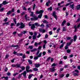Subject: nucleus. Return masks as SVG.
Returning <instances> with one entry per match:
<instances>
[{"instance_id": "25", "label": "nucleus", "mask_w": 80, "mask_h": 80, "mask_svg": "<svg viewBox=\"0 0 80 80\" xmlns=\"http://www.w3.org/2000/svg\"><path fill=\"white\" fill-rule=\"evenodd\" d=\"M76 9L77 10H79L80 9V4L77 6L76 7Z\"/></svg>"}, {"instance_id": "49", "label": "nucleus", "mask_w": 80, "mask_h": 80, "mask_svg": "<svg viewBox=\"0 0 80 80\" xmlns=\"http://www.w3.org/2000/svg\"><path fill=\"white\" fill-rule=\"evenodd\" d=\"M60 28H58L57 30V33H59V31H60Z\"/></svg>"}, {"instance_id": "15", "label": "nucleus", "mask_w": 80, "mask_h": 80, "mask_svg": "<svg viewBox=\"0 0 80 80\" xmlns=\"http://www.w3.org/2000/svg\"><path fill=\"white\" fill-rule=\"evenodd\" d=\"M74 28L75 29L74 32H76L77 31V26L76 25L74 26Z\"/></svg>"}, {"instance_id": "34", "label": "nucleus", "mask_w": 80, "mask_h": 80, "mask_svg": "<svg viewBox=\"0 0 80 80\" xmlns=\"http://www.w3.org/2000/svg\"><path fill=\"white\" fill-rule=\"evenodd\" d=\"M65 31H67V29L65 28V27H63L62 29V32H65Z\"/></svg>"}, {"instance_id": "32", "label": "nucleus", "mask_w": 80, "mask_h": 80, "mask_svg": "<svg viewBox=\"0 0 80 80\" xmlns=\"http://www.w3.org/2000/svg\"><path fill=\"white\" fill-rule=\"evenodd\" d=\"M71 43V42H69L67 43V44H66L67 46H68L69 45H71V44H72V43Z\"/></svg>"}, {"instance_id": "28", "label": "nucleus", "mask_w": 80, "mask_h": 80, "mask_svg": "<svg viewBox=\"0 0 80 80\" xmlns=\"http://www.w3.org/2000/svg\"><path fill=\"white\" fill-rule=\"evenodd\" d=\"M65 23H66V21H65V20H64L62 23V26H64V24H65Z\"/></svg>"}, {"instance_id": "14", "label": "nucleus", "mask_w": 80, "mask_h": 80, "mask_svg": "<svg viewBox=\"0 0 80 80\" xmlns=\"http://www.w3.org/2000/svg\"><path fill=\"white\" fill-rule=\"evenodd\" d=\"M30 68V66H28L26 67V72H27L28 70H29Z\"/></svg>"}, {"instance_id": "51", "label": "nucleus", "mask_w": 80, "mask_h": 80, "mask_svg": "<svg viewBox=\"0 0 80 80\" xmlns=\"http://www.w3.org/2000/svg\"><path fill=\"white\" fill-rule=\"evenodd\" d=\"M21 14L22 16H23V15H25V12H23Z\"/></svg>"}, {"instance_id": "21", "label": "nucleus", "mask_w": 80, "mask_h": 80, "mask_svg": "<svg viewBox=\"0 0 80 80\" xmlns=\"http://www.w3.org/2000/svg\"><path fill=\"white\" fill-rule=\"evenodd\" d=\"M35 67H36V68H38L40 66V64H36L35 65Z\"/></svg>"}, {"instance_id": "17", "label": "nucleus", "mask_w": 80, "mask_h": 80, "mask_svg": "<svg viewBox=\"0 0 80 80\" xmlns=\"http://www.w3.org/2000/svg\"><path fill=\"white\" fill-rule=\"evenodd\" d=\"M37 51V48H34L32 50H31V52H35V51Z\"/></svg>"}, {"instance_id": "36", "label": "nucleus", "mask_w": 80, "mask_h": 80, "mask_svg": "<svg viewBox=\"0 0 80 80\" xmlns=\"http://www.w3.org/2000/svg\"><path fill=\"white\" fill-rule=\"evenodd\" d=\"M67 53H70V52H71V51L70 50V49H68L67 50Z\"/></svg>"}, {"instance_id": "48", "label": "nucleus", "mask_w": 80, "mask_h": 80, "mask_svg": "<svg viewBox=\"0 0 80 80\" xmlns=\"http://www.w3.org/2000/svg\"><path fill=\"white\" fill-rule=\"evenodd\" d=\"M39 35L37 36V38H40L41 37V34H40V33H39Z\"/></svg>"}, {"instance_id": "29", "label": "nucleus", "mask_w": 80, "mask_h": 80, "mask_svg": "<svg viewBox=\"0 0 80 80\" xmlns=\"http://www.w3.org/2000/svg\"><path fill=\"white\" fill-rule=\"evenodd\" d=\"M42 14H40L38 16V17L39 18H42Z\"/></svg>"}, {"instance_id": "50", "label": "nucleus", "mask_w": 80, "mask_h": 80, "mask_svg": "<svg viewBox=\"0 0 80 80\" xmlns=\"http://www.w3.org/2000/svg\"><path fill=\"white\" fill-rule=\"evenodd\" d=\"M48 37V35L47 34H46V35H45V38H47Z\"/></svg>"}, {"instance_id": "52", "label": "nucleus", "mask_w": 80, "mask_h": 80, "mask_svg": "<svg viewBox=\"0 0 80 80\" xmlns=\"http://www.w3.org/2000/svg\"><path fill=\"white\" fill-rule=\"evenodd\" d=\"M18 74H19V73H15L14 74H13V76H16V75H18Z\"/></svg>"}, {"instance_id": "47", "label": "nucleus", "mask_w": 80, "mask_h": 80, "mask_svg": "<svg viewBox=\"0 0 80 80\" xmlns=\"http://www.w3.org/2000/svg\"><path fill=\"white\" fill-rule=\"evenodd\" d=\"M27 72H32V69H30L28 70L27 71Z\"/></svg>"}, {"instance_id": "57", "label": "nucleus", "mask_w": 80, "mask_h": 80, "mask_svg": "<svg viewBox=\"0 0 80 80\" xmlns=\"http://www.w3.org/2000/svg\"><path fill=\"white\" fill-rule=\"evenodd\" d=\"M25 20H28V19H27V15L26 14L25 15Z\"/></svg>"}, {"instance_id": "33", "label": "nucleus", "mask_w": 80, "mask_h": 80, "mask_svg": "<svg viewBox=\"0 0 80 80\" xmlns=\"http://www.w3.org/2000/svg\"><path fill=\"white\" fill-rule=\"evenodd\" d=\"M57 64L55 63H54L53 64H52V65H51V67H55V66H57Z\"/></svg>"}, {"instance_id": "8", "label": "nucleus", "mask_w": 80, "mask_h": 80, "mask_svg": "<svg viewBox=\"0 0 80 80\" xmlns=\"http://www.w3.org/2000/svg\"><path fill=\"white\" fill-rule=\"evenodd\" d=\"M29 13H31V14L30 15V16H31V17H33L34 15H35V14H33V12H31V11H29Z\"/></svg>"}, {"instance_id": "10", "label": "nucleus", "mask_w": 80, "mask_h": 80, "mask_svg": "<svg viewBox=\"0 0 80 80\" xmlns=\"http://www.w3.org/2000/svg\"><path fill=\"white\" fill-rule=\"evenodd\" d=\"M34 25L36 26V27H40V23L38 22H35L34 24Z\"/></svg>"}, {"instance_id": "9", "label": "nucleus", "mask_w": 80, "mask_h": 80, "mask_svg": "<svg viewBox=\"0 0 80 80\" xmlns=\"http://www.w3.org/2000/svg\"><path fill=\"white\" fill-rule=\"evenodd\" d=\"M50 70L52 72H55V67H53L52 68L50 69Z\"/></svg>"}, {"instance_id": "55", "label": "nucleus", "mask_w": 80, "mask_h": 80, "mask_svg": "<svg viewBox=\"0 0 80 80\" xmlns=\"http://www.w3.org/2000/svg\"><path fill=\"white\" fill-rule=\"evenodd\" d=\"M27 32V31H22V33H23V34H25V33H26Z\"/></svg>"}, {"instance_id": "41", "label": "nucleus", "mask_w": 80, "mask_h": 80, "mask_svg": "<svg viewBox=\"0 0 80 80\" xmlns=\"http://www.w3.org/2000/svg\"><path fill=\"white\" fill-rule=\"evenodd\" d=\"M22 74L21 73V74H19V75L18 77V78H21V77H22Z\"/></svg>"}, {"instance_id": "3", "label": "nucleus", "mask_w": 80, "mask_h": 80, "mask_svg": "<svg viewBox=\"0 0 80 80\" xmlns=\"http://www.w3.org/2000/svg\"><path fill=\"white\" fill-rule=\"evenodd\" d=\"M44 12V11L43 10H41L39 11H36V14H42Z\"/></svg>"}, {"instance_id": "45", "label": "nucleus", "mask_w": 80, "mask_h": 80, "mask_svg": "<svg viewBox=\"0 0 80 80\" xmlns=\"http://www.w3.org/2000/svg\"><path fill=\"white\" fill-rule=\"evenodd\" d=\"M51 58V57H48L47 59L46 60V61H47V62H48V61H49V60H50V58Z\"/></svg>"}, {"instance_id": "2", "label": "nucleus", "mask_w": 80, "mask_h": 80, "mask_svg": "<svg viewBox=\"0 0 80 80\" xmlns=\"http://www.w3.org/2000/svg\"><path fill=\"white\" fill-rule=\"evenodd\" d=\"M52 16L54 17L56 20H57V16L56 15V12L55 11H54L52 13Z\"/></svg>"}, {"instance_id": "40", "label": "nucleus", "mask_w": 80, "mask_h": 80, "mask_svg": "<svg viewBox=\"0 0 80 80\" xmlns=\"http://www.w3.org/2000/svg\"><path fill=\"white\" fill-rule=\"evenodd\" d=\"M32 39L33 40H35V39H37V38H36V36L33 35L32 37Z\"/></svg>"}, {"instance_id": "12", "label": "nucleus", "mask_w": 80, "mask_h": 80, "mask_svg": "<svg viewBox=\"0 0 80 80\" xmlns=\"http://www.w3.org/2000/svg\"><path fill=\"white\" fill-rule=\"evenodd\" d=\"M20 64H16V68H20L21 67V66H20Z\"/></svg>"}, {"instance_id": "60", "label": "nucleus", "mask_w": 80, "mask_h": 80, "mask_svg": "<svg viewBox=\"0 0 80 80\" xmlns=\"http://www.w3.org/2000/svg\"><path fill=\"white\" fill-rule=\"evenodd\" d=\"M8 20V18H6L4 19V22H6Z\"/></svg>"}, {"instance_id": "59", "label": "nucleus", "mask_w": 80, "mask_h": 80, "mask_svg": "<svg viewBox=\"0 0 80 80\" xmlns=\"http://www.w3.org/2000/svg\"><path fill=\"white\" fill-rule=\"evenodd\" d=\"M29 34L31 35H33V33L32 32H29Z\"/></svg>"}, {"instance_id": "61", "label": "nucleus", "mask_w": 80, "mask_h": 80, "mask_svg": "<svg viewBox=\"0 0 80 80\" xmlns=\"http://www.w3.org/2000/svg\"><path fill=\"white\" fill-rule=\"evenodd\" d=\"M23 9L24 10H25V11L27 10V8H25V7H23Z\"/></svg>"}, {"instance_id": "27", "label": "nucleus", "mask_w": 80, "mask_h": 80, "mask_svg": "<svg viewBox=\"0 0 80 80\" xmlns=\"http://www.w3.org/2000/svg\"><path fill=\"white\" fill-rule=\"evenodd\" d=\"M33 46H29L28 48H29V49H30L31 50H32V49H33Z\"/></svg>"}, {"instance_id": "31", "label": "nucleus", "mask_w": 80, "mask_h": 80, "mask_svg": "<svg viewBox=\"0 0 80 80\" xmlns=\"http://www.w3.org/2000/svg\"><path fill=\"white\" fill-rule=\"evenodd\" d=\"M64 44L63 43L60 46L59 48H62L63 47Z\"/></svg>"}, {"instance_id": "62", "label": "nucleus", "mask_w": 80, "mask_h": 80, "mask_svg": "<svg viewBox=\"0 0 80 80\" xmlns=\"http://www.w3.org/2000/svg\"><path fill=\"white\" fill-rule=\"evenodd\" d=\"M38 58V57H35L34 58V60H37Z\"/></svg>"}, {"instance_id": "53", "label": "nucleus", "mask_w": 80, "mask_h": 80, "mask_svg": "<svg viewBox=\"0 0 80 80\" xmlns=\"http://www.w3.org/2000/svg\"><path fill=\"white\" fill-rule=\"evenodd\" d=\"M35 7H36V5H35V4H34L33 6V10H34V9L35 8Z\"/></svg>"}, {"instance_id": "39", "label": "nucleus", "mask_w": 80, "mask_h": 80, "mask_svg": "<svg viewBox=\"0 0 80 80\" xmlns=\"http://www.w3.org/2000/svg\"><path fill=\"white\" fill-rule=\"evenodd\" d=\"M39 27H41L42 28H44V27H45V25H44V24H42L41 25H40Z\"/></svg>"}, {"instance_id": "54", "label": "nucleus", "mask_w": 80, "mask_h": 80, "mask_svg": "<svg viewBox=\"0 0 80 80\" xmlns=\"http://www.w3.org/2000/svg\"><path fill=\"white\" fill-rule=\"evenodd\" d=\"M11 12L12 13V12H15V9H14V8H12Z\"/></svg>"}, {"instance_id": "64", "label": "nucleus", "mask_w": 80, "mask_h": 80, "mask_svg": "<svg viewBox=\"0 0 80 80\" xmlns=\"http://www.w3.org/2000/svg\"><path fill=\"white\" fill-rule=\"evenodd\" d=\"M12 67H16V65H15V64H12Z\"/></svg>"}, {"instance_id": "26", "label": "nucleus", "mask_w": 80, "mask_h": 80, "mask_svg": "<svg viewBox=\"0 0 80 80\" xmlns=\"http://www.w3.org/2000/svg\"><path fill=\"white\" fill-rule=\"evenodd\" d=\"M33 76V74H29V76H28V79L30 80L31 79V78Z\"/></svg>"}, {"instance_id": "7", "label": "nucleus", "mask_w": 80, "mask_h": 80, "mask_svg": "<svg viewBox=\"0 0 80 80\" xmlns=\"http://www.w3.org/2000/svg\"><path fill=\"white\" fill-rule=\"evenodd\" d=\"M32 17H33V18L34 19V21L37 20L38 19V17H37V16L35 15H34L33 16H32Z\"/></svg>"}, {"instance_id": "43", "label": "nucleus", "mask_w": 80, "mask_h": 80, "mask_svg": "<svg viewBox=\"0 0 80 80\" xmlns=\"http://www.w3.org/2000/svg\"><path fill=\"white\" fill-rule=\"evenodd\" d=\"M43 22L44 23H48V21L47 20H44L43 21Z\"/></svg>"}, {"instance_id": "18", "label": "nucleus", "mask_w": 80, "mask_h": 80, "mask_svg": "<svg viewBox=\"0 0 80 80\" xmlns=\"http://www.w3.org/2000/svg\"><path fill=\"white\" fill-rule=\"evenodd\" d=\"M8 2H7L6 1H3L2 4H3V5H6V4H8Z\"/></svg>"}, {"instance_id": "11", "label": "nucleus", "mask_w": 80, "mask_h": 80, "mask_svg": "<svg viewBox=\"0 0 80 80\" xmlns=\"http://www.w3.org/2000/svg\"><path fill=\"white\" fill-rule=\"evenodd\" d=\"M74 4H72V5H70L69 7H70L71 8H72V9L73 10L74 9Z\"/></svg>"}, {"instance_id": "56", "label": "nucleus", "mask_w": 80, "mask_h": 80, "mask_svg": "<svg viewBox=\"0 0 80 80\" xmlns=\"http://www.w3.org/2000/svg\"><path fill=\"white\" fill-rule=\"evenodd\" d=\"M39 53H40V50H38L37 52L36 55H38V54H39Z\"/></svg>"}, {"instance_id": "24", "label": "nucleus", "mask_w": 80, "mask_h": 80, "mask_svg": "<svg viewBox=\"0 0 80 80\" xmlns=\"http://www.w3.org/2000/svg\"><path fill=\"white\" fill-rule=\"evenodd\" d=\"M17 19L16 18H13V21L15 23V25H16V24H17Z\"/></svg>"}, {"instance_id": "42", "label": "nucleus", "mask_w": 80, "mask_h": 80, "mask_svg": "<svg viewBox=\"0 0 80 80\" xmlns=\"http://www.w3.org/2000/svg\"><path fill=\"white\" fill-rule=\"evenodd\" d=\"M33 70L34 71H35V72H37V71H38V69L35 68H33Z\"/></svg>"}, {"instance_id": "37", "label": "nucleus", "mask_w": 80, "mask_h": 80, "mask_svg": "<svg viewBox=\"0 0 80 80\" xmlns=\"http://www.w3.org/2000/svg\"><path fill=\"white\" fill-rule=\"evenodd\" d=\"M11 47H18V45H12V46H11Z\"/></svg>"}, {"instance_id": "19", "label": "nucleus", "mask_w": 80, "mask_h": 80, "mask_svg": "<svg viewBox=\"0 0 80 80\" xmlns=\"http://www.w3.org/2000/svg\"><path fill=\"white\" fill-rule=\"evenodd\" d=\"M48 11H52V7H50V8H48Z\"/></svg>"}, {"instance_id": "44", "label": "nucleus", "mask_w": 80, "mask_h": 80, "mask_svg": "<svg viewBox=\"0 0 80 80\" xmlns=\"http://www.w3.org/2000/svg\"><path fill=\"white\" fill-rule=\"evenodd\" d=\"M64 76H65V75L63 74H61L60 76V77L61 78H62V77H64Z\"/></svg>"}, {"instance_id": "23", "label": "nucleus", "mask_w": 80, "mask_h": 80, "mask_svg": "<svg viewBox=\"0 0 80 80\" xmlns=\"http://www.w3.org/2000/svg\"><path fill=\"white\" fill-rule=\"evenodd\" d=\"M20 68H21L22 70H24L25 69V67L24 66H22L20 67Z\"/></svg>"}, {"instance_id": "5", "label": "nucleus", "mask_w": 80, "mask_h": 80, "mask_svg": "<svg viewBox=\"0 0 80 80\" xmlns=\"http://www.w3.org/2000/svg\"><path fill=\"white\" fill-rule=\"evenodd\" d=\"M2 4H0V8H2ZM5 8H1L0 9V12H3V11H4V10H5Z\"/></svg>"}, {"instance_id": "46", "label": "nucleus", "mask_w": 80, "mask_h": 80, "mask_svg": "<svg viewBox=\"0 0 80 80\" xmlns=\"http://www.w3.org/2000/svg\"><path fill=\"white\" fill-rule=\"evenodd\" d=\"M7 74L8 76H10L11 75V73L9 72L7 73Z\"/></svg>"}, {"instance_id": "22", "label": "nucleus", "mask_w": 80, "mask_h": 80, "mask_svg": "<svg viewBox=\"0 0 80 80\" xmlns=\"http://www.w3.org/2000/svg\"><path fill=\"white\" fill-rule=\"evenodd\" d=\"M11 13H12V12L10 10L7 13V15H10Z\"/></svg>"}, {"instance_id": "30", "label": "nucleus", "mask_w": 80, "mask_h": 80, "mask_svg": "<svg viewBox=\"0 0 80 80\" xmlns=\"http://www.w3.org/2000/svg\"><path fill=\"white\" fill-rule=\"evenodd\" d=\"M42 52H41L39 53V54L38 55V57H42Z\"/></svg>"}, {"instance_id": "20", "label": "nucleus", "mask_w": 80, "mask_h": 80, "mask_svg": "<svg viewBox=\"0 0 80 80\" xmlns=\"http://www.w3.org/2000/svg\"><path fill=\"white\" fill-rule=\"evenodd\" d=\"M28 62L29 63V64L30 65H32V60L28 59Z\"/></svg>"}, {"instance_id": "4", "label": "nucleus", "mask_w": 80, "mask_h": 80, "mask_svg": "<svg viewBox=\"0 0 80 80\" xmlns=\"http://www.w3.org/2000/svg\"><path fill=\"white\" fill-rule=\"evenodd\" d=\"M39 32H42V33H45V32H46V30L44 29L43 28L42 29L39 28Z\"/></svg>"}, {"instance_id": "6", "label": "nucleus", "mask_w": 80, "mask_h": 80, "mask_svg": "<svg viewBox=\"0 0 80 80\" xmlns=\"http://www.w3.org/2000/svg\"><path fill=\"white\" fill-rule=\"evenodd\" d=\"M21 74H22V75H23V76H24V78H25L26 77H27V76H26L27 75V71H24L23 73H22Z\"/></svg>"}, {"instance_id": "13", "label": "nucleus", "mask_w": 80, "mask_h": 80, "mask_svg": "<svg viewBox=\"0 0 80 80\" xmlns=\"http://www.w3.org/2000/svg\"><path fill=\"white\" fill-rule=\"evenodd\" d=\"M35 28V25L34 24H33L31 26V29H32V30H34V28Z\"/></svg>"}, {"instance_id": "38", "label": "nucleus", "mask_w": 80, "mask_h": 80, "mask_svg": "<svg viewBox=\"0 0 80 80\" xmlns=\"http://www.w3.org/2000/svg\"><path fill=\"white\" fill-rule=\"evenodd\" d=\"M66 38H67V40H69L72 38L71 37H68Z\"/></svg>"}, {"instance_id": "35", "label": "nucleus", "mask_w": 80, "mask_h": 80, "mask_svg": "<svg viewBox=\"0 0 80 80\" xmlns=\"http://www.w3.org/2000/svg\"><path fill=\"white\" fill-rule=\"evenodd\" d=\"M38 45V44L37 42H35V44H34V46L35 47H37Z\"/></svg>"}, {"instance_id": "63", "label": "nucleus", "mask_w": 80, "mask_h": 80, "mask_svg": "<svg viewBox=\"0 0 80 80\" xmlns=\"http://www.w3.org/2000/svg\"><path fill=\"white\" fill-rule=\"evenodd\" d=\"M63 58L64 59V60H66V59H67V56H64Z\"/></svg>"}, {"instance_id": "1", "label": "nucleus", "mask_w": 80, "mask_h": 80, "mask_svg": "<svg viewBox=\"0 0 80 80\" xmlns=\"http://www.w3.org/2000/svg\"><path fill=\"white\" fill-rule=\"evenodd\" d=\"M20 25L21 26L19 27V28H23L25 27V25L22 22H21L20 24V23H17L16 24V26L17 27H18Z\"/></svg>"}, {"instance_id": "16", "label": "nucleus", "mask_w": 80, "mask_h": 80, "mask_svg": "<svg viewBox=\"0 0 80 80\" xmlns=\"http://www.w3.org/2000/svg\"><path fill=\"white\" fill-rule=\"evenodd\" d=\"M77 37L76 35H75L73 37L74 42H75L76 41V40H77Z\"/></svg>"}, {"instance_id": "58", "label": "nucleus", "mask_w": 80, "mask_h": 80, "mask_svg": "<svg viewBox=\"0 0 80 80\" xmlns=\"http://www.w3.org/2000/svg\"><path fill=\"white\" fill-rule=\"evenodd\" d=\"M4 79L6 80H8V76L5 77V78Z\"/></svg>"}]
</instances>
